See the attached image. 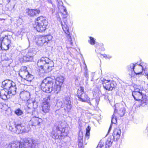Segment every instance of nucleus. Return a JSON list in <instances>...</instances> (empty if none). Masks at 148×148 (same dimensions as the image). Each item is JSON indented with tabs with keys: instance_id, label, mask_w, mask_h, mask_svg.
Masks as SVG:
<instances>
[{
	"instance_id": "48",
	"label": "nucleus",
	"mask_w": 148,
	"mask_h": 148,
	"mask_svg": "<svg viewBox=\"0 0 148 148\" xmlns=\"http://www.w3.org/2000/svg\"><path fill=\"white\" fill-rule=\"evenodd\" d=\"M145 103H144V104H142V106H143L144 105V104H145Z\"/></svg>"
},
{
	"instance_id": "40",
	"label": "nucleus",
	"mask_w": 148,
	"mask_h": 148,
	"mask_svg": "<svg viewBox=\"0 0 148 148\" xmlns=\"http://www.w3.org/2000/svg\"><path fill=\"white\" fill-rule=\"evenodd\" d=\"M103 57H104L106 58H108V59H110L112 58V57L111 56L109 55H107L105 54L103 55Z\"/></svg>"
},
{
	"instance_id": "19",
	"label": "nucleus",
	"mask_w": 148,
	"mask_h": 148,
	"mask_svg": "<svg viewBox=\"0 0 148 148\" xmlns=\"http://www.w3.org/2000/svg\"><path fill=\"white\" fill-rule=\"evenodd\" d=\"M20 96L23 100L28 101L29 99L30 93L28 92L24 91L21 92Z\"/></svg>"
},
{
	"instance_id": "25",
	"label": "nucleus",
	"mask_w": 148,
	"mask_h": 148,
	"mask_svg": "<svg viewBox=\"0 0 148 148\" xmlns=\"http://www.w3.org/2000/svg\"><path fill=\"white\" fill-rule=\"evenodd\" d=\"M15 132L17 134L22 133L23 131L24 126L21 124L15 125Z\"/></svg>"
},
{
	"instance_id": "47",
	"label": "nucleus",
	"mask_w": 148,
	"mask_h": 148,
	"mask_svg": "<svg viewBox=\"0 0 148 148\" xmlns=\"http://www.w3.org/2000/svg\"><path fill=\"white\" fill-rule=\"evenodd\" d=\"M147 78H148V73L147 74Z\"/></svg>"
},
{
	"instance_id": "11",
	"label": "nucleus",
	"mask_w": 148,
	"mask_h": 148,
	"mask_svg": "<svg viewBox=\"0 0 148 148\" xmlns=\"http://www.w3.org/2000/svg\"><path fill=\"white\" fill-rule=\"evenodd\" d=\"M50 97L49 96L45 100L42 107V110L45 113L49 112L50 110Z\"/></svg>"
},
{
	"instance_id": "46",
	"label": "nucleus",
	"mask_w": 148,
	"mask_h": 148,
	"mask_svg": "<svg viewBox=\"0 0 148 148\" xmlns=\"http://www.w3.org/2000/svg\"><path fill=\"white\" fill-rule=\"evenodd\" d=\"M49 3H52V1L51 0H48Z\"/></svg>"
},
{
	"instance_id": "24",
	"label": "nucleus",
	"mask_w": 148,
	"mask_h": 148,
	"mask_svg": "<svg viewBox=\"0 0 148 148\" xmlns=\"http://www.w3.org/2000/svg\"><path fill=\"white\" fill-rule=\"evenodd\" d=\"M7 2L8 3L7 6H8V8L9 10L12 11L14 8L15 4V0H7Z\"/></svg>"
},
{
	"instance_id": "7",
	"label": "nucleus",
	"mask_w": 148,
	"mask_h": 148,
	"mask_svg": "<svg viewBox=\"0 0 148 148\" xmlns=\"http://www.w3.org/2000/svg\"><path fill=\"white\" fill-rule=\"evenodd\" d=\"M22 143L20 145L21 147H23L25 148V146H27L30 148H34L37 144L36 140L30 138H25L23 139L22 142H18Z\"/></svg>"
},
{
	"instance_id": "32",
	"label": "nucleus",
	"mask_w": 148,
	"mask_h": 148,
	"mask_svg": "<svg viewBox=\"0 0 148 148\" xmlns=\"http://www.w3.org/2000/svg\"><path fill=\"white\" fill-rule=\"evenodd\" d=\"M62 103L60 100H57L56 101V104L55 105V107H57L58 108V109L62 107Z\"/></svg>"
},
{
	"instance_id": "42",
	"label": "nucleus",
	"mask_w": 148,
	"mask_h": 148,
	"mask_svg": "<svg viewBox=\"0 0 148 148\" xmlns=\"http://www.w3.org/2000/svg\"><path fill=\"white\" fill-rule=\"evenodd\" d=\"M111 128H112V125H111L110 127L109 128V129L107 135H108L109 133V132H110V131L111 129Z\"/></svg>"
},
{
	"instance_id": "45",
	"label": "nucleus",
	"mask_w": 148,
	"mask_h": 148,
	"mask_svg": "<svg viewBox=\"0 0 148 148\" xmlns=\"http://www.w3.org/2000/svg\"><path fill=\"white\" fill-rule=\"evenodd\" d=\"M99 145L97 146V147H99V148H104V147L103 146H99Z\"/></svg>"
},
{
	"instance_id": "44",
	"label": "nucleus",
	"mask_w": 148,
	"mask_h": 148,
	"mask_svg": "<svg viewBox=\"0 0 148 148\" xmlns=\"http://www.w3.org/2000/svg\"><path fill=\"white\" fill-rule=\"evenodd\" d=\"M80 77H75V81L77 80H79L80 79Z\"/></svg>"
},
{
	"instance_id": "39",
	"label": "nucleus",
	"mask_w": 148,
	"mask_h": 148,
	"mask_svg": "<svg viewBox=\"0 0 148 148\" xmlns=\"http://www.w3.org/2000/svg\"><path fill=\"white\" fill-rule=\"evenodd\" d=\"M15 126H13V127L12 125H9V130H10L11 131L13 132H15V130L14 129L15 128Z\"/></svg>"
},
{
	"instance_id": "10",
	"label": "nucleus",
	"mask_w": 148,
	"mask_h": 148,
	"mask_svg": "<svg viewBox=\"0 0 148 148\" xmlns=\"http://www.w3.org/2000/svg\"><path fill=\"white\" fill-rule=\"evenodd\" d=\"M84 88L82 87H80L78 89L77 96L78 98L80 101L83 102H85L89 101V98L86 94L84 92Z\"/></svg>"
},
{
	"instance_id": "3",
	"label": "nucleus",
	"mask_w": 148,
	"mask_h": 148,
	"mask_svg": "<svg viewBox=\"0 0 148 148\" xmlns=\"http://www.w3.org/2000/svg\"><path fill=\"white\" fill-rule=\"evenodd\" d=\"M2 87L10 93H12V95H15L16 93V88L15 83L10 79H6L2 82Z\"/></svg>"
},
{
	"instance_id": "35",
	"label": "nucleus",
	"mask_w": 148,
	"mask_h": 148,
	"mask_svg": "<svg viewBox=\"0 0 148 148\" xmlns=\"http://www.w3.org/2000/svg\"><path fill=\"white\" fill-rule=\"evenodd\" d=\"M51 135L52 137L55 139H58L59 138V136L56 131L55 132V131H53L51 132Z\"/></svg>"
},
{
	"instance_id": "49",
	"label": "nucleus",
	"mask_w": 148,
	"mask_h": 148,
	"mask_svg": "<svg viewBox=\"0 0 148 148\" xmlns=\"http://www.w3.org/2000/svg\"><path fill=\"white\" fill-rule=\"evenodd\" d=\"M97 148H99V147H97Z\"/></svg>"
},
{
	"instance_id": "18",
	"label": "nucleus",
	"mask_w": 148,
	"mask_h": 148,
	"mask_svg": "<svg viewBox=\"0 0 148 148\" xmlns=\"http://www.w3.org/2000/svg\"><path fill=\"white\" fill-rule=\"evenodd\" d=\"M22 143L18 142L13 141L12 142L7 144L5 146L6 148H25L23 147H21L20 145Z\"/></svg>"
},
{
	"instance_id": "5",
	"label": "nucleus",
	"mask_w": 148,
	"mask_h": 148,
	"mask_svg": "<svg viewBox=\"0 0 148 148\" xmlns=\"http://www.w3.org/2000/svg\"><path fill=\"white\" fill-rule=\"evenodd\" d=\"M36 23L37 24L36 27L37 31L41 32L46 29L48 25V22L45 17L41 16L37 18Z\"/></svg>"
},
{
	"instance_id": "8",
	"label": "nucleus",
	"mask_w": 148,
	"mask_h": 148,
	"mask_svg": "<svg viewBox=\"0 0 148 148\" xmlns=\"http://www.w3.org/2000/svg\"><path fill=\"white\" fill-rule=\"evenodd\" d=\"M51 37L48 36H37L36 38V42L39 46L46 45L48 41L51 40Z\"/></svg>"
},
{
	"instance_id": "9",
	"label": "nucleus",
	"mask_w": 148,
	"mask_h": 148,
	"mask_svg": "<svg viewBox=\"0 0 148 148\" xmlns=\"http://www.w3.org/2000/svg\"><path fill=\"white\" fill-rule=\"evenodd\" d=\"M10 40L8 39V37L0 38V51L8 50L10 46Z\"/></svg>"
},
{
	"instance_id": "28",
	"label": "nucleus",
	"mask_w": 148,
	"mask_h": 148,
	"mask_svg": "<svg viewBox=\"0 0 148 148\" xmlns=\"http://www.w3.org/2000/svg\"><path fill=\"white\" fill-rule=\"evenodd\" d=\"M56 130L58 131H61V133L62 134V136H66L69 133V132L67 129V128L65 127L63 128L61 131L60 130V127L58 126H57L56 127Z\"/></svg>"
},
{
	"instance_id": "30",
	"label": "nucleus",
	"mask_w": 148,
	"mask_h": 148,
	"mask_svg": "<svg viewBox=\"0 0 148 148\" xmlns=\"http://www.w3.org/2000/svg\"><path fill=\"white\" fill-rule=\"evenodd\" d=\"M91 127L89 126H88L86 128V132L85 135V139L88 140L89 138L90 135V130Z\"/></svg>"
},
{
	"instance_id": "38",
	"label": "nucleus",
	"mask_w": 148,
	"mask_h": 148,
	"mask_svg": "<svg viewBox=\"0 0 148 148\" xmlns=\"http://www.w3.org/2000/svg\"><path fill=\"white\" fill-rule=\"evenodd\" d=\"M15 113L18 115H21L23 113V112L20 109H18L15 111Z\"/></svg>"
},
{
	"instance_id": "21",
	"label": "nucleus",
	"mask_w": 148,
	"mask_h": 148,
	"mask_svg": "<svg viewBox=\"0 0 148 148\" xmlns=\"http://www.w3.org/2000/svg\"><path fill=\"white\" fill-rule=\"evenodd\" d=\"M121 131L119 128L115 129L113 133V136L115 140H117L120 138Z\"/></svg>"
},
{
	"instance_id": "41",
	"label": "nucleus",
	"mask_w": 148,
	"mask_h": 148,
	"mask_svg": "<svg viewBox=\"0 0 148 148\" xmlns=\"http://www.w3.org/2000/svg\"><path fill=\"white\" fill-rule=\"evenodd\" d=\"M26 110L28 113H30L32 111L31 108L28 106L26 108Z\"/></svg>"
},
{
	"instance_id": "20",
	"label": "nucleus",
	"mask_w": 148,
	"mask_h": 148,
	"mask_svg": "<svg viewBox=\"0 0 148 148\" xmlns=\"http://www.w3.org/2000/svg\"><path fill=\"white\" fill-rule=\"evenodd\" d=\"M137 63L134 64L133 63H131L127 66V69L129 72V75L131 77H133L134 76V69L136 66Z\"/></svg>"
},
{
	"instance_id": "12",
	"label": "nucleus",
	"mask_w": 148,
	"mask_h": 148,
	"mask_svg": "<svg viewBox=\"0 0 148 148\" xmlns=\"http://www.w3.org/2000/svg\"><path fill=\"white\" fill-rule=\"evenodd\" d=\"M27 15L30 17L37 16L40 13L41 11L39 9H30L27 8L25 10Z\"/></svg>"
},
{
	"instance_id": "27",
	"label": "nucleus",
	"mask_w": 148,
	"mask_h": 148,
	"mask_svg": "<svg viewBox=\"0 0 148 148\" xmlns=\"http://www.w3.org/2000/svg\"><path fill=\"white\" fill-rule=\"evenodd\" d=\"M58 7L59 10H61V11H64L65 12V14H67V12H66V8L63 6V3L61 0L60 1H58Z\"/></svg>"
},
{
	"instance_id": "50",
	"label": "nucleus",
	"mask_w": 148,
	"mask_h": 148,
	"mask_svg": "<svg viewBox=\"0 0 148 148\" xmlns=\"http://www.w3.org/2000/svg\"><path fill=\"white\" fill-rule=\"evenodd\" d=\"M60 1V0H57V1Z\"/></svg>"
},
{
	"instance_id": "22",
	"label": "nucleus",
	"mask_w": 148,
	"mask_h": 148,
	"mask_svg": "<svg viewBox=\"0 0 148 148\" xmlns=\"http://www.w3.org/2000/svg\"><path fill=\"white\" fill-rule=\"evenodd\" d=\"M134 75H136L140 74L143 71V70L144 68L142 65L140 64H136L135 68Z\"/></svg>"
},
{
	"instance_id": "29",
	"label": "nucleus",
	"mask_w": 148,
	"mask_h": 148,
	"mask_svg": "<svg viewBox=\"0 0 148 148\" xmlns=\"http://www.w3.org/2000/svg\"><path fill=\"white\" fill-rule=\"evenodd\" d=\"M83 64L84 65L83 67H84L85 70L84 75L85 77L86 78L87 80H88V70L87 68V66L84 60H83Z\"/></svg>"
},
{
	"instance_id": "26",
	"label": "nucleus",
	"mask_w": 148,
	"mask_h": 148,
	"mask_svg": "<svg viewBox=\"0 0 148 148\" xmlns=\"http://www.w3.org/2000/svg\"><path fill=\"white\" fill-rule=\"evenodd\" d=\"M100 99L99 96H97L94 99H92L91 102H90V104L92 105L93 106H97L100 101Z\"/></svg>"
},
{
	"instance_id": "37",
	"label": "nucleus",
	"mask_w": 148,
	"mask_h": 148,
	"mask_svg": "<svg viewBox=\"0 0 148 148\" xmlns=\"http://www.w3.org/2000/svg\"><path fill=\"white\" fill-rule=\"evenodd\" d=\"M32 104L33 108L34 109L36 108L38 106V104L37 102L35 101V100L32 101Z\"/></svg>"
},
{
	"instance_id": "2",
	"label": "nucleus",
	"mask_w": 148,
	"mask_h": 148,
	"mask_svg": "<svg viewBox=\"0 0 148 148\" xmlns=\"http://www.w3.org/2000/svg\"><path fill=\"white\" fill-rule=\"evenodd\" d=\"M37 65L45 72L48 73L51 71L54 66V62L47 58L42 57L38 60Z\"/></svg>"
},
{
	"instance_id": "43",
	"label": "nucleus",
	"mask_w": 148,
	"mask_h": 148,
	"mask_svg": "<svg viewBox=\"0 0 148 148\" xmlns=\"http://www.w3.org/2000/svg\"><path fill=\"white\" fill-rule=\"evenodd\" d=\"M51 11L52 13H54L55 12V8H51Z\"/></svg>"
},
{
	"instance_id": "6",
	"label": "nucleus",
	"mask_w": 148,
	"mask_h": 148,
	"mask_svg": "<svg viewBox=\"0 0 148 148\" xmlns=\"http://www.w3.org/2000/svg\"><path fill=\"white\" fill-rule=\"evenodd\" d=\"M19 75L26 80L31 82L34 78L33 75L29 73L25 66L22 67L19 73Z\"/></svg>"
},
{
	"instance_id": "31",
	"label": "nucleus",
	"mask_w": 148,
	"mask_h": 148,
	"mask_svg": "<svg viewBox=\"0 0 148 148\" xmlns=\"http://www.w3.org/2000/svg\"><path fill=\"white\" fill-rule=\"evenodd\" d=\"M64 25H63L62 23H61V25L62 29L65 33L66 34H69V27L66 25L65 24V23H64Z\"/></svg>"
},
{
	"instance_id": "13",
	"label": "nucleus",
	"mask_w": 148,
	"mask_h": 148,
	"mask_svg": "<svg viewBox=\"0 0 148 148\" xmlns=\"http://www.w3.org/2000/svg\"><path fill=\"white\" fill-rule=\"evenodd\" d=\"M103 88L108 90H111L114 87V85L110 80H106L104 78H101Z\"/></svg>"
},
{
	"instance_id": "4",
	"label": "nucleus",
	"mask_w": 148,
	"mask_h": 148,
	"mask_svg": "<svg viewBox=\"0 0 148 148\" xmlns=\"http://www.w3.org/2000/svg\"><path fill=\"white\" fill-rule=\"evenodd\" d=\"M132 95L135 100L140 101L142 104L146 103L147 101V96L139 89H134L132 92Z\"/></svg>"
},
{
	"instance_id": "34",
	"label": "nucleus",
	"mask_w": 148,
	"mask_h": 148,
	"mask_svg": "<svg viewBox=\"0 0 148 148\" xmlns=\"http://www.w3.org/2000/svg\"><path fill=\"white\" fill-rule=\"evenodd\" d=\"M116 109L115 110L114 114L112 116V118L111 121V122L112 123H115L116 122Z\"/></svg>"
},
{
	"instance_id": "15",
	"label": "nucleus",
	"mask_w": 148,
	"mask_h": 148,
	"mask_svg": "<svg viewBox=\"0 0 148 148\" xmlns=\"http://www.w3.org/2000/svg\"><path fill=\"white\" fill-rule=\"evenodd\" d=\"M34 56L33 51L30 50L27 52L25 55L23 56V61L26 62L32 61L33 60Z\"/></svg>"
},
{
	"instance_id": "36",
	"label": "nucleus",
	"mask_w": 148,
	"mask_h": 148,
	"mask_svg": "<svg viewBox=\"0 0 148 148\" xmlns=\"http://www.w3.org/2000/svg\"><path fill=\"white\" fill-rule=\"evenodd\" d=\"M89 38L90 40H88V42L92 45H95V39L92 37H90Z\"/></svg>"
},
{
	"instance_id": "17",
	"label": "nucleus",
	"mask_w": 148,
	"mask_h": 148,
	"mask_svg": "<svg viewBox=\"0 0 148 148\" xmlns=\"http://www.w3.org/2000/svg\"><path fill=\"white\" fill-rule=\"evenodd\" d=\"M30 121L32 123V125L36 126L39 125L40 123L42 121V120L41 118H39L38 115L33 116Z\"/></svg>"
},
{
	"instance_id": "1",
	"label": "nucleus",
	"mask_w": 148,
	"mask_h": 148,
	"mask_svg": "<svg viewBox=\"0 0 148 148\" xmlns=\"http://www.w3.org/2000/svg\"><path fill=\"white\" fill-rule=\"evenodd\" d=\"M64 79L63 77L60 76L57 77L55 80H49L47 82L46 80H44L41 85V88L42 91L47 93L53 92L58 93L61 90Z\"/></svg>"
},
{
	"instance_id": "14",
	"label": "nucleus",
	"mask_w": 148,
	"mask_h": 148,
	"mask_svg": "<svg viewBox=\"0 0 148 148\" xmlns=\"http://www.w3.org/2000/svg\"><path fill=\"white\" fill-rule=\"evenodd\" d=\"M115 109H116V111L117 110H119L118 111V116H122L125 114V110L124 106L121 104H116L115 105Z\"/></svg>"
},
{
	"instance_id": "23",
	"label": "nucleus",
	"mask_w": 148,
	"mask_h": 148,
	"mask_svg": "<svg viewBox=\"0 0 148 148\" xmlns=\"http://www.w3.org/2000/svg\"><path fill=\"white\" fill-rule=\"evenodd\" d=\"M83 134L82 132L79 133L78 138V145L79 148H83Z\"/></svg>"
},
{
	"instance_id": "16",
	"label": "nucleus",
	"mask_w": 148,
	"mask_h": 148,
	"mask_svg": "<svg viewBox=\"0 0 148 148\" xmlns=\"http://www.w3.org/2000/svg\"><path fill=\"white\" fill-rule=\"evenodd\" d=\"M12 95V93H10L9 91H6L4 89L0 90V97L3 100L10 98V96Z\"/></svg>"
},
{
	"instance_id": "33",
	"label": "nucleus",
	"mask_w": 148,
	"mask_h": 148,
	"mask_svg": "<svg viewBox=\"0 0 148 148\" xmlns=\"http://www.w3.org/2000/svg\"><path fill=\"white\" fill-rule=\"evenodd\" d=\"M112 143L111 138H108L106 142V148H109L111 145Z\"/></svg>"
}]
</instances>
